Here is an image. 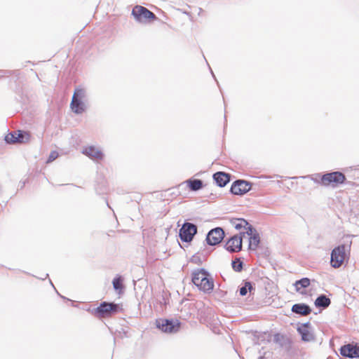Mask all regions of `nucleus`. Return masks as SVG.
Segmentation results:
<instances>
[{
    "label": "nucleus",
    "instance_id": "dca6fc26",
    "mask_svg": "<svg viewBox=\"0 0 359 359\" xmlns=\"http://www.w3.org/2000/svg\"><path fill=\"white\" fill-rule=\"evenodd\" d=\"M83 154L95 160H101L103 158V154L102 151L93 146L86 147L83 150Z\"/></svg>",
    "mask_w": 359,
    "mask_h": 359
},
{
    "label": "nucleus",
    "instance_id": "412c9836",
    "mask_svg": "<svg viewBox=\"0 0 359 359\" xmlns=\"http://www.w3.org/2000/svg\"><path fill=\"white\" fill-rule=\"evenodd\" d=\"M331 303L330 299L325 295L319 296L315 301V305L317 307H327Z\"/></svg>",
    "mask_w": 359,
    "mask_h": 359
},
{
    "label": "nucleus",
    "instance_id": "b1692460",
    "mask_svg": "<svg viewBox=\"0 0 359 359\" xmlns=\"http://www.w3.org/2000/svg\"><path fill=\"white\" fill-rule=\"evenodd\" d=\"M252 290V286L250 282H245L243 287L240 289V294L241 296L246 295L248 290L250 292Z\"/></svg>",
    "mask_w": 359,
    "mask_h": 359
},
{
    "label": "nucleus",
    "instance_id": "f03ea898",
    "mask_svg": "<svg viewBox=\"0 0 359 359\" xmlns=\"http://www.w3.org/2000/svg\"><path fill=\"white\" fill-rule=\"evenodd\" d=\"M351 243V241L346 248L345 245H340L332 250L330 259V264L332 267L339 268L346 260L348 259Z\"/></svg>",
    "mask_w": 359,
    "mask_h": 359
},
{
    "label": "nucleus",
    "instance_id": "20e7f679",
    "mask_svg": "<svg viewBox=\"0 0 359 359\" xmlns=\"http://www.w3.org/2000/svg\"><path fill=\"white\" fill-rule=\"evenodd\" d=\"M86 98V91L81 88H76L72 96L70 107L72 110L76 114H81L86 109L84 102Z\"/></svg>",
    "mask_w": 359,
    "mask_h": 359
},
{
    "label": "nucleus",
    "instance_id": "a211bd4d",
    "mask_svg": "<svg viewBox=\"0 0 359 359\" xmlns=\"http://www.w3.org/2000/svg\"><path fill=\"white\" fill-rule=\"evenodd\" d=\"M251 233H246L249 236V248L256 250L259 246L260 238L256 230L252 228Z\"/></svg>",
    "mask_w": 359,
    "mask_h": 359
},
{
    "label": "nucleus",
    "instance_id": "9d476101",
    "mask_svg": "<svg viewBox=\"0 0 359 359\" xmlns=\"http://www.w3.org/2000/svg\"><path fill=\"white\" fill-rule=\"evenodd\" d=\"M197 229L194 224L190 223L184 224L180 231V238L185 242H189L196 233Z\"/></svg>",
    "mask_w": 359,
    "mask_h": 359
},
{
    "label": "nucleus",
    "instance_id": "0eeeda50",
    "mask_svg": "<svg viewBox=\"0 0 359 359\" xmlns=\"http://www.w3.org/2000/svg\"><path fill=\"white\" fill-rule=\"evenodd\" d=\"M30 139V133L23 130L13 131L5 137L6 142L9 144H25L29 142Z\"/></svg>",
    "mask_w": 359,
    "mask_h": 359
},
{
    "label": "nucleus",
    "instance_id": "ddd939ff",
    "mask_svg": "<svg viewBox=\"0 0 359 359\" xmlns=\"http://www.w3.org/2000/svg\"><path fill=\"white\" fill-rule=\"evenodd\" d=\"M233 225L234 227L240 231L241 235L245 236V233H251L252 232V226L248 224V222L244 219H235L233 221Z\"/></svg>",
    "mask_w": 359,
    "mask_h": 359
},
{
    "label": "nucleus",
    "instance_id": "423d86ee",
    "mask_svg": "<svg viewBox=\"0 0 359 359\" xmlns=\"http://www.w3.org/2000/svg\"><path fill=\"white\" fill-rule=\"evenodd\" d=\"M132 15L140 22H151L156 19L154 13L149 11L147 8L139 5L135 6L133 8Z\"/></svg>",
    "mask_w": 359,
    "mask_h": 359
},
{
    "label": "nucleus",
    "instance_id": "5701e85b",
    "mask_svg": "<svg viewBox=\"0 0 359 359\" xmlns=\"http://www.w3.org/2000/svg\"><path fill=\"white\" fill-rule=\"evenodd\" d=\"M232 268L234 271L240 272L243 269V262L237 258L232 262Z\"/></svg>",
    "mask_w": 359,
    "mask_h": 359
},
{
    "label": "nucleus",
    "instance_id": "f3484780",
    "mask_svg": "<svg viewBox=\"0 0 359 359\" xmlns=\"http://www.w3.org/2000/svg\"><path fill=\"white\" fill-rule=\"evenodd\" d=\"M292 311L301 316H306L311 313V309L305 304H296L292 306Z\"/></svg>",
    "mask_w": 359,
    "mask_h": 359
},
{
    "label": "nucleus",
    "instance_id": "f257e3e1",
    "mask_svg": "<svg viewBox=\"0 0 359 359\" xmlns=\"http://www.w3.org/2000/svg\"><path fill=\"white\" fill-rule=\"evenodd\" d=\"M192 282L203 292L210 293L214 289L212 278L203 269H198L192 273Z\"/></svg>",
    "mask_w": 359,
    "mask_h": 359
},
{
    "label": "nucleus",
    "instance_id": "393cba45",
    "mask_svg": "<svg viewBox=\"0 0 359 359\" xmlns=\"http://www.w3.org/2000/svg\"><path fill=\"white\" fill-rule=\"evenodd\" d=\"M113 286L116 290H121L123 288V280L118 276L113 280Z\"/></svg>",
    "mask_w": 359,
    "mask_h": 359
},
{
    "label": "nucleus",
    "instance_id": "7ed1b4c3",
    "mask_svg": "<svg viewBox=\"0 0 359 359\" xmlns=\"http://www.w3.org/2000/svg\"><path fill=\"white\" fill-rule=\"evenodd\" d=\"M121 310V306L118 304L103 302L92 311V313L96 318L101 319L109 318Z\"/></svg>",
    "mask_w": 359,
    "mask_h": 359
},
{
    "label": "nucleus",
    "instance_id": "1a4fd4ad",
    "mask_svg": "<svg viewBox=\"0 0 359 359\" xmlns=\"http://www.w3.org/2000/svg\"><path fill=\"white\" fill-rule=\"evenodd\" d=\"M243 235H234L231 237L225 244L226 250L231 252H237L242 249Z\"/></svg>",
    "mask_w": 359,
    "mask_h": 359
},
{
    "label": "nucleus",
    "instance_id": "6ab92c4d",
    "mask_svg": "<svg viewBox=\"0 0 359 359\" xmlns=\"http://www.w3.org/2000/svg\"><path fill=\"white\" fill-rule=\"evenodd\" d=\"M213 177L217 185L221 187H224L230 180L229 175L223 172H216Z\"/></svg>",
    "mask_w": 359,
    "mask_h": 359
},
{
    "label": "nucleus",
    "instance_id": "4be33fe9",
    "mask_svg": "<svg viewBox=\"0 0 359 359\" xmlns=\"http://www.w3.org/2000/svg\"><path fill=\"white\" fill-rule=\"evenodd\" d=\"M310 285V280L308 278H304L301 280H297L294 283L296 290L300 291L301 288H306Z\"/></svg>",
    "mask_w": 359,
    "mask_h": 359
},
{
    "label": "nucleus",
    "instance_id": "6e6552de",
    "mask_svg": "<svg viewBox=\"0 0 359 359\" xmlns=\"http://www.w3.org/2000/svg\"><path fill=\"white\" fill-rule=\"evenodd\" d=\"M156 327L162 332L173 333L177 332L180 328V323L176 320L160 318L156 320Z\"/></svg>",
    "mask_w": 359,
    "mask_h": 359
},
{
    "label": "nucleus",
    "instance_id": "f8f14e48",
    "mask_svg": "<svg viewBox=\"0 0 359 359\" xmlns=\"http://www.w3.org/2000/svg\"><path fill=\"white\" fill-rule=\"evenodd\" d=\"M251 189V184L244 180H237L233 183L231 191L235 195H243Z\"/></svg>",
    "mask_w": 359,
    "mask_h": 359
},
{
    "label": "nucleus",
    "instance_id": "aec40b11",
    "mask_svg": "<svg viewBox=\"0 0 359 359\" xmlns=\"http://www.w3.org/2000/svg\"><path fill=\"white\" fill-rule=\"evenodd\" d=\"M186 183L191 191H198L203 187V182L201 180H189L186 181Z\"/></svg>",
    "mask_w": 359,
    "mask_h": 359
},
{
    "label": "nucleus",
    "instance_id": "2eb2a0df",
    "mask_svg": "<svg viewBox=\"0 0 359 359\" xmlns=\"http://www.w3.org/2000/svg\"><path fill=\"white\" fill-rule=\"evenodd\" d=\"M297 332L300 334L304 341L309 342L313 341L315 339L314 335L311 331L309 323H304L298 327Z\"/></svg>",
    "mask_w": 359,
    "mask_h": 359
},
{
    "label": "nucleus",
    "instance_id": "4468645a",
    "mask_svg": "<svg viewBox=\"0 0 359 359\" xmlns=\"http://www.w3.org/2000/svg\"><path fill=\"white\" fill-rule=\"evenodd\" d=\"M340 353L342 355L348 358H358L359 357V346L347 344L343 346L340 349Z\"/></svg>",
    "mask_w": 359,
    "mask_h": 359
},
{
    "label": "nucleus",
    "instance_id": "a878e982",
    "mask_svg": "<svg viewBox=\"0 0 359 359\" xmlns=\"http://www.w3.org/2000/svg\"><path fill=\"white\" fill-rule=\"evenodd\" d=\"M58 156V153L56 151H53L48 157V163L53 161L55 159H56Z\"/></svg>",
    "mask_w": 359,
    "mask_h": 359
},
{
    "label": "nucleus",
    "instance_id": "9b49d317",
    "mask_svg": "<svg viewBox=\"0 0 359 359\" xmlns=\"http://www.w3.org/2000/svg\"><path fill=\"white\" fill-rule=\"evenodd\" d=\"M224 232L222 228L217 227L212 229L207 235V243L210 245L219 244L224 238Z\"/></svg>",
    "mask_w": 359,
    "mask_h": 359
},
{
    "label": "nucleus",
    "instance_id": "39448f33",
    "mask_svg": "<svg viewBox=\"0 0 359 359\" xmlns=\"http://www.w3.org/2000/svg\"><path fill=\"white\" fill-rule=\"evenodd\" d=\"M346 176L341 172L335 171L325 174L321 177V184L324 186L338 187L346 181Z\"/></svg>",
    "mask_w": 359,
    "mask_h": 359
}]
</instances>
